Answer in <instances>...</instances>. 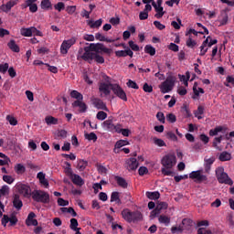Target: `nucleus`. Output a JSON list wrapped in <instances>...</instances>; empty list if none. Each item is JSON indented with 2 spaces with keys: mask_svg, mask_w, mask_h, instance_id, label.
<instances>
[{
  "mask_svg": "<svg viewBox=\"0 0 234 234\" xmlns=\"http://www.w3.org/2000/svg\"><path fill=\"white\" fill-rule=\"evenodd\" d=\"M154 144L155 145H158V147H165V142H164V140L162 139H158L156 137L154 138Z\"/></svg>",
  "mask_w": 234,
  "mask_h": 234,
  "instance_id": "50",
  "label": "nucleus"
},
{
  "mask_svg": "<svg viewBox=\"0 0 234 234\" xmlns=\"http://www.w3.org/2000/svg\"><path fill=\"white\" fill-rule=\"evenodd\" d=\"M3 180L9 185L14 184V182L16 181V179L12 177V176H3Z\"/></svg>",
  "mask_w": 234,
  "mask_h": 234,
  "instance_id": "53",
  "label": "nucleus"
},
{
  "mask_svg": "<svg viewBox=\"0 0 234 234\" xmlns=\"http://www.w3.org/2000/svg\"><path fill=\"white\" fill-rule=\"evenodd\" d=\"M161 164L166 169H173L176 165V155L173 154L165 155L161 160Z\"/></svg>",
  "mask_w": 234,
  "mask_h": 234,
  "instance_id": "5",
  "label": "nucleus"
},
{
  "mask_svg": "<svg viewBox=\"0 0 234 234\" xmlns=\"http://www.w3.org/2000/svg\"><path fill=\"white\" fill-rule=\"evenodd\" d=\"M216 178L219 184H226L227 186H232L233 180L229 178L228 173L224 171L223 166H218L215 170Z\"/></svg>",
  "mask_w": 234,
  "mask_h": 234,
  "instance_id": "2",
  "label": "nucleus"
},
{
  "mask_svg": "<svg viewBox=\"0 0 234 234\" xmlns=\"http://www.w3.org/2000/svg\"><path fill=\"white\" fill-rule=\"evenodd\" d=\"M195 114L197 120H202V114H204V106H198Z\"/></svg>",
  "mask_w": 234,
  "mask_h": 234,
  "instance_id": "44",
  "label": "nucleus"
},
{
  "mask_svg": "<svg viewBox=\"0 0 234 234\" xmlns=\"http://www.w3.org/2000/svg\"><path fill=\"white\" fill-rule=\"evenodd\" d=\"M60 211L63 213H69L71 217H78V213H76V210L72 207H60Z\"/></svg>",
  "mask_w": 234,
  "mask_h": 234,
  "instance_id": "32",
  "label": "nucleus"
},
{
  "mask_svg": "<svg viewBox=\"0 0 234 234\" xmlns=\"http://www.w3.org/2000/svg\"><path fill=\"white\" fill-rule=\"evenodd\" d=\"M33 27H22L20 29V34L24 37H32Z\"/></svg>",
  "mask_w": 234,
  "mask_h": 234,
  "instance_id": "26",
  "label": "nucleus"
},
{
  "mask_svg": "<svg viewBox=\"0 0 234 234\" xmlns=\"http://www.w3.org/2000/svg\"><path fill=\"white\" fill-rule=\"evenodd\" d=\"M66 12L69 15L72 16L76 12V5H68L66 8Z\"/></svg>",
  "mask_w": 234,
  "mask_h": 234,
  "instance_id": "63",
  "label": "nucleus"
},
{
  "mask_svg": "<svg viewBox=\"0 0 234 234\" xmlns=\"http://www.w3.org/2000/svg\"><path fill=\"white\" fill-rule=\"evenodd\" d=\"M40 6L42 10H48L52 8V3H50V0H42Z\"/></svg>",
  "mask_w": 234,
  "mask_h": 234,
  "instance_id": "37",
  "label": "nucleus"
},
{
  "mask_svg": "<svg viewBox=\"0 0 234 234\" xmlns=\"http://www.w3.org/2000/svg\"><path fill=\"white\" fill-rule=\"evenodd\" d=\"M17 3H19V0H10L5 5H2L0 6V10H2V12H5V14H8V12H10L12 8L17 5Z\"/></svg>",
  "mask_w": 234,
  "mask_h": 234,
  "instance_id": "17",
  "label": "nucleus"
},
{
  "mask_svg": "<svg viewBox=\"0 0 234 234\" xmlns=\"http://www.w3.org/2000/svg\"><path fill=\"white\" fill-rule=\"evenodd\" d=\"M103 23L101 19H99L95 22L90 21L89 25L91 28H100V26Z\"/></svg>",
  "mask_w": 234,
  "mask_h": 234,
  "instance_id": "47",
  "label": "nucleus"
},
{
  "mask_svg": "<svg viewBox=\"0 0 234 234\" xmlns=\"http://www.w3.org/2000/svg\"><path fill=\"white\" fill-rule=\"evenodd\" d=\"M26 171H27V167H25V165L21 164H17L15 166V173H16V175H23L26 173Z\"/></svg>",
  "mask_w": 234,
  "mask_h": 234,
  "instance_id": "34",
  "label": "nucleus"
},
{
  "mask_svg": "<svg viewBox=\"0 0 234 234\" xmlns=\"http://www.w3.org/2000/svg\"><path fill=\"white\" fill-rule=\"evenodd\" d=\"M218 160H220V162H229V160H231V154L228 152H222L219 154Z\"/></svg>",
  "mask_w": 234,
  "mask_h": 234,
  "instance_id": "30",
  "label": "nucleus"
},
{
  "mask_svg": "<svg viewBox=\"0 0 234 234\" xmlns=\"http://www.w3.org/2000/svg\"><path fill=\"white\" fill-rule=\"evenodd\" d=\"M95 54L96 53L92 52V48H90V46H87L84 48V53L81 56V58L84 61H89V59L92 61V59H94Z\"/></svg>",
  "mask_w": 234,
  "mask_h": 234,
  "instance_id": "13",
  "label": "nucleus"
},
{
  "mask_svg": "<svg viewBox=\"0 0 234 234\" xmlns=\"http://www.w3.org/2000/svg\"><path fill=\"white\" fill-rule=\"evenodd\" d=\"M204 162L205 173H209L211 171V165L215 164V157H205Z\"/></svg>",
  "mask_w": 234,
  "mask_h": 234,
  "instance_id": "22",
  "label": "nucleus"
},
{
  "mask_svg": "<svg viewBox=\"0 0 234 234\" xmlns=\"http://www.w3.org/2000/svg\"><path fill=\"white\" fill-rule=\"evenodd\" d=\"M152 6H154L156 12L154 17H156V19H162V17H164V15L165 14V12H164V7L156 5V2H152Z\"/></svg>",
  "mask_w": 234,
  "mask_h": 234,
  "instance_id": "20",
  "label": "nucleus"
},
{
  "mask_svg": "<svg viewBox=\"0 0 234 234\" xmlns=\"http://www.w3.org/2000/svg\"><path fill=\"white\" fill-rule=\"evenodd\" d=\"M169 169H171V168H165V166H164L161 169L162 175H164L165 176H175L176 173Z\"/></svg>",
  "mask_w": 234,
  "mask_h": 234,
  "instance_id": "39",
  "label": "nucleus"
},
{
  "mask_svg": "<svg viewBox=\"0 0 234 234\" xmlns=\"http://www.w3.org/2000/svg\"><path fill=\"white\" fill-rule=\"evenodd\" d=\"M133 54L134 53L133 52V50H131V48H127L125 50L115 51V56L117 58H127V56L133 58Z\"/></svg>",
  "mask_w": 234,
  "mask_h": 234,
  "instance_id": "19",
  "label": "nucleus"
},
{
  "mask_svg": "<svg viewBox=\"0 0 234 234\" xmlns=\"http://www.w3.org/2000/svg\"><path fill=\"white\" fill-rule=\"evenodd\" d=\"M155 207H156L159 211H162V209H167L168 205H167L166 202H159Z\"/></svg>",
  "mask_w": 234,
  "mask_h": 234,
  "instance_id": "59",
  "label": "nucleus"
},
{
  "mask_svg": "<svg viewBox=\"0 0 234 234\" xmlns=\"http://www.w3.org/2000/svg\"><path fill=\"white\" fill-rule=\"evenodd\" d=\"M8 222H10V226H16V224H17V217H16V215H11V217L4 215L2 218V226H6Z\"/></svg>",
  "mask_w": 234,
  "mask_h": 234,
  "instance_id": "16",
  "label": "nucleus"
},
{
  "mask_svg": "<svg viewBox=\"0 0 234 234\" xmlns=\"http://www.w3.org/2000/svg\"><path fill=\"white\" fill-rule=\"evenodd\" d=\"M175 77H167L166 80L159 86L162 94H167V92H171V90H173V88L175 87Z\"/></svg>",
  "mask_w": 234,
  "mask_h": 234,
  "instance_id": "4",
  "label": "nucleus"
},
{
  "mask_svg": "<svg viewBox=\"0 0 234 234\" xmlns=\"http://www.w3.org/2000/svg\"><path fill=\"white\" fill-rule=\"evenodd\" d=\"M16 189L19 195H22L24 198H30L32 197V188L30 186L23 183L16 185Z\"/></svg>",
  "mask_w": 234,
  "mask_h": 234,
  "instance_id": "7",
  "label": "nucleus"
},
{
  "mask_svg": "<svg viewBox=\"0 0 234 234\" xmlns=\"http://www.w3.org/2000/svg\"><path fill=\"white\" fill-rule=\"evenodd\" d=\"M86 140H89L90 142H96L98 140V135L94 133H85Z\"/></svg>",
  "mask_w": 234,
  "mask_h": 234,
  "instance_id": "40",
  "label": "nucleus"
},
{
  "mask_svg": "<svg viewBox=\"0 0 234 234\" xmlns=\"http://www.w3.org/2000/svg\"><path fill=\"white\" fill-rule=\"evenodd\" d=\"M122 217L126 220V222H131L136 223L144 220V215L142 212L135 210V211H131L129 208H124L122 211Z\"/></svg>",
  "mask_w": 234,
  "mask_h": 234,
  "instance_id": "1",
  "label": "nucleus"
},
{
  "mask_svg": "<svg viewBox=\"0 0 234 234\" xmlns=\"http://www.w3.org/2000/svg\"><path fill=\"white\" fill-rule=\"evenodd\" d=\"M168 49L172 50V52H178V50H180V48L175 43H170L168 46Z\"/></svg>",
  "mask_w": 234,
  "mask_h": 234,
  "instance_id": "61",
  "label": "nucleus"
},
{
  "mask_svg": "<svg viewBox=\"0 0 234 234\" xmlns=\"http://www.w3.org/2000/svg\"><path fill=\"white\" fill-rule=\"evenodd\" d=\"M96 118L97 120H101V122H103V120L107 119V112L101 111L97 112Z\"/></svg>",
  "mask_w": 234,
  "mask_h": 234,
  "instance_id": "45",
  "label": "nucleus"
},
{
  "mask_svg": "<svg viewBox=\"0 0 234 234\" xmlns=\"http://www.w3.org/2000/svg\"><path fill=\"white\" fill-rule=\"evenodd\" d=\"M139 165L138 160L134 157H131L126 161V169L128 171H136Z\"/></svg>",
  "mask_w": 234,
  "mask_h": 234,
  "instance_id": "14",
  "label": "nucleus"
},
{
  "mask_svg": "<svg viewBox=\"0 0 234 234\" xmlns=\"http://www.w3.org/2000/svg\"><path fill=\"white\" fill-rule=\"evenodd\" d=\"M127 87H129L130 89H135L136 90H138V89H140V87H138V84H136L135 81L129 80L127 82Z\"/></svg>",
  "mask_w": 234,
  "mask_h": 234,
  "instance_id": "56",
  "label": "nucleus"
},
{
  "mask_svg": "<svg viewBox=\"0 0 234 234\" xmlns=\"http://www.w3.org/2000/svg\"><path fill=\"white\" fill-rule=\"evenodd\" d=\"M36 218V213L30 212L26 219L27 226H30V222Z\"/></svg>",
  "mask_w": 234,
  "mask_h": 234,
  "instance_id": "55",
  "label": "nucleus"
},
{
  "mask_svg": "<svg viewBox=\"0 0 234 234\" xmlns=\"http://www.w3.org/2000/svg\"><path fill=\"white\" fill-rule=\"evenodd\" d=\"M124 145H129V142L125 140H119L115 144L114 153H119L118 149H122Z\"/></svg>",
  "mask_w": 234,
  "mask_h": 234,
  "instance_id": "29",
  "label": "nucleus"
},
{
  "mask_svg": "<svg viewBox=\"0 0 234 234\" xmlns=\"http://www.w3.org/2000/svg\"><path fill=\"white\" fill-rule=\"evenodd\" d=\"M156 118L160 123H165V115H164V112H158L156 113Z\"/></svg>",
  "mask_w": 234,
  "mask_h": 234,
  "instance_id": "51",
  "label": "nucleus"
},
{
  "mask_svg": "<svg viewBox=\"0 0 234 234\" xmlns=\"http://www.w3.org/2000/svg\"><path fill=\"white\" fill-rule=\"evenodd\" d=\"M146 197L150 200H158V198H160V192H146Z\"/></svg>",
  "mask_w": 234,
  "mask_h": 234,
  "instance_id": "31",
  "label": "nucleus"
},
{
  "mask_svg": "<svg viewBox=\"0 0 234 234\" xmlns=\"http://www.w3.org/2000/svg\"><path fill=\"white\" fill-rule=\"evenodd\" d=\"M182 224L185 226V228H191V226H193V220L190 218H184L182 220Z\"/></svg>",
  "mask_w": 234,
  "mask_h": 234,
  "instance_id": "57",
  "label": "nucleus"
},
{
  "mask_svg": "<svg viewBox=\"0 0 234 234\" xmlns=\"http://www.w3.org/2000/svg\"><path fill=\"white\" fill-rule=\"evenodd\" d=\"M114 180L120 187H122V189H127L129 184L127 183V180H125V178L119 176H115Z\"/></svg>",
  "mask_w": 234,
  "mask_h": 234,
  "instance_id": "23",
  "label": "nucleus"
},
{
  "mask_svg": "<svg viewBox=\"0 0 234 234\" xmlns=\"http://www.w3.org/2000/svg\"><path fill=\"white\" fill-rule=\"evenodd\" d=\"M7 47L8 48H10V50H12V52H20V48L19 46L17 44H16V40L12 39L7 43Z\"/></svg>",
  "mask_w": 234,
  "mask_h": 234,
  "instance_id": "27",
  "label": "nucleus"
},
{
  "mask_svg": "<svg viewBox=\"0 0 234 234\" xmlns=\"http://www.w3.org/2000/svg\"><path fill=\"white\" fill-rule=\"evenodd\" d=\"M90 47L92 50V52H95V54H111V52H112V49L109 48H105V45L101 44V43H91L90 44Z\"/></svg>",
  "mask_w": 234,
  "mask_h": 234,
  "instance_id": "8",
  "label": "nucleus"
},
{
  "mask_svg": "<svg viewBox=\"0 0 234 234\" xmlns=\"http://www.w3.org/2000/svg\"><path fill=\"white\" fill-rule=\"evenodd\" d=\"M166 120L170 123H175V122H176V115H175L173 113H169L166 115Z\"/></svg>",
  "mask_w": 234,
  "mask_h": 234,
  "instance_id": "60",
  "label": "nucleus"
},
{
  "mask_svg": "<svg viewBox=\"0 0 234 234\" xmlns=\"http://www.w3.org/2000/svg\"><path fill=\"white\" fill-rule=\"evenodd\" d=\"M32 198L35 202L41 204H50V195L44 190H34L32 192Z\"/></svg>",
  "mask_w": 234,
  "mask_h": 234,
  "instance_id": "3",
  "label": "nucleus"
},
{
  "mask_svg": "<svg viewBox=\"0 0 234 234\" xmlns=\"http://www.w3.org/2000/svg\"><path fill=\"white\" fill-rule=\"evenodd\" d=\"M78 226H79L78 219H76L74 218H71L70 219V225H69L70 229H72V231L76 230V229H79Z\"/></svg>",
  "mask_w": 234,
  "mask_h": 234,
  "instance_id": "46",
  "label": "nucleus"
},
{
  "mask_svg": "<svg viewBox=\"0 0 234 234\" xmlns=\"http://www.w3.org/2000/svg\"><path fill=\"white\" fill-rule=\"evenodd\" d=\"M198 83L195 82L194 86H193V92L194 95L192 96L193 100H197L198 98V96H200V94H204V89L202 88H198Z\"/></svg>",
  "mask_w": 234,
  "mask_h": 234,
  "instance_id": "25",
  "label": "nucleus"
},
{
  "mask_svg": "<svg viewBox=\"0 0 234 234\" xmlns=\"http://www.w3.org/2000/svg\"><path fill=\"white\" fill-rule=\"evenodd\" d=\"M92 105L99 111H108L107 104L103 102L101 99L99 98H92L91 99Z\"/></svg>",
  "mask_w": 234,
  "mask_h": 234,
  "instance_id": "15",
  "label": "nucleus"
},
{
  "mask_svg": "<svg viewBox=\"0 0 234 234\" xmlns=\"http://www.w3.org/2000/svg\"><path fill=\"white\" fill-rule=\"evenodd\" d=\"M111 85H114L112 83H105V82H101L99 85V91L101 92V98H103V96H109V94H111V90H112V89H111Z\"/></svg>",
  "mask_w": 234,
  "mask_h": 234,
  "instance_id": "11",
  "label": "nucleus"
},
{
  "mask_svg": "<svg viewBox=\"0 0 234 234\" xmlns=\"http://www.w3.org/2000/svg\"><path fill=\"white\" fill-rule=\"evenodd\" d=\"M70 97L76 100V101H83V95L76 90H71Z\"/></svg>",
  "mask_w": 234,
  "mask_h": 234,
  "instance_id": "28",
  "label": "nucleus"
},
{
  "mask_svg": "<svg viewBox=\"0 0 234 234\" xmlns=\"http://www.w3.org/2000/svg\"><path fill=\"white\" fill-rule=\"evenodd\" d=\"M58 205L65 207V206H69V200H65L62 197L58 198Z\"/></svg>",
  "mask_w": 234,
  "mask_h": 234,
  "instance_id": "62",
  "label": "nucleus"
},
{
  "mask_svg": "<svg viewBox=\"0 0 234 234\" xmlns=\"http://www.w3.org/2000/svg\"><path fill=\"white\" fill-rule=\"evenodd\" d=\"M9 65L8 63L0 64L1 74H6L8 72Z\"/></svg>",
  "mask_w": 234,
  "mask_h": 234,
  "instance_id": "54",
  "label": "nucleus"
},
{
  "mask_svg": "<svg viewBox=\"0 0 234 234\" xmlns=\"http://www.w3.org/2000/svg\"><path fill=\"white\" fill-rule=\"evenodd\" d=\"M222 142V135H220L219 137H215L214 141H213V147L215 149H218V151H222V149L218 146V144H221Z\"/></svg>",
  "mask_w": 234,
  "mask_h": 234,
  "instance_id": "38",
  "label": "nucleus"
},
{
  "mask_svg": "<svg viewBox=\"0 0 234 234\" xmlns=\"http://www.w3.org/2000/svg\"><path fill=\"white\" fill-rule=\"evenodd\" d=\"M73 45H76L75 37L64 40L60 46V54H62L63 56H67V54H69V50Z\"/></svg>",
  "mask_w": 234,
  "mask_h": 234,
  "instance_id": "10",
  "label": "nucleus"
},
{
  "mask_svg": "<svg viewBox=\"0 0 234 234\" xmlns=\"http://www.w3.org/2000/svg\"><path fill=\"white\" fill-rule=\"evenodd\" d=\"M6 120L7 122H9L10 125H14V126L17 125V119H16L12 115H7Z\"/></svg>",
  "mask_w": 234,
  "mask_h": 234,
  "instance_id": "52",
  "label": "nucleus"
},
{
  "mask_svg": "<svg viewBox=\"0 0 234 234\" xmlns=\"http://www.w3.org/2000/svg\"><path fill=\"white\" fill-rule=\"evenodd\" d=\"M158 221L160 224H165V226H169L171 223V218L165 216V215H161L158 218Z\"/></svg>",
  "mask_w": 234,
  "mask_h": 234,
  "instance_id": "33",
  "label": "nucleus"
},
{
  "mask_svg": "<svg viewBox=\"0 0 234 234\" xmlns=\"http://www.w3.org/2000/svg\"><path fill=\"white\" fill-rule=\"evenodd\" d=\"M102 129L109 133H120V123L114 124L112 119H108L102 122Z\"/></svg>",
  "mask_w": 234,
  "mask_h": 234,
  "instance_id": "6",
  "label": "nucleus"
},
{
  "mask_svg": "<svg viewBox=\"0 0 234 234\" xmlns=\"http://www.w3.org/2000/svg\"><path fill=\"white\" fill-rule=\"evenodd\" d=\"M120 198V192H112L111 195V202H116Z\"/></svg>",
  "mask_w": 234,
  "mask_h": 234,
  "instance_id": "64",
  "label": "nucleus"
},
{
  "mask_svg": "<svg viewBox=\"0 0 234 234\" xmlns=\"http://www.w3.org/2000/svg\"><path fill=\"white\" fill-rule=\"evenodd\" d=\"M145 54H149L150 56H154L156 54V48L151 45H146L144 47Z\"/></svg>",
  "mask_w": 234,
  "mask_h": 234,
  "instance_id": "35",
  "label": "nucleus"
},
{
  "mask_svg": "<svg viewBox=\"0 0 234 234\" xmlns=\"http://www.w3.org/2000/svg\"><path fill=\"white\" fill-rule=\"evenodd\" d=\"M118 134L122 133V136H129L131 134V130L130 129H123L122 128V124L119 126V132H117Z\"/></svg>",
  "mask_w": 234,
  "mask_h": 234,
  "instance_id": "43",
  "label": "nucleus"
},
{
  "mask_svg": "<svg viewBox=\"0 0 234 234\" xmlns=\"http://www.w3.org/2000/svg\"><path fill=\"white\" fill-rule=\"evenodd\" d=\"M13 206L17 209V211L21 210V207H23V201L21 200V197H19V194H15L13 197Z\"/></svg>",
  "mask_w": 234,
  "mask_h": 234,
  "instance_id": "21",
  "label": "nucleus"
},
{
  "mask_svg": "<svg viewBox=\"0 0 234 234\" xmlns=\"http://www.w3.org/2000/svg\"><path fill=\"white\" fill-rule=\"evenodd\" d=\"M166 138H168V140H172V142H178V137H176V134L173 132H167Z\"/></svg>",
  "mask_w": 234,
  "mask_h": 234,
  "instance_id": "49",
  "label": "nucleus"
},
{
  "mask_svg": "<svg viewBox=\"0 0 234 234\" xmlns=\"http://www.w3.org/2000/svg\"><path fill=\"white\" fill-rule=\"evenodd\" d=\"M87 165H89V162L85 160H80L78 164V169L80 171H85V169L87 168Z\"/></svg>",
  "mask_w": 234,
  "mask_h": 234,
  "instance_id": "41",
  "label": "nucleus"
},
{
  "mask_svg": "<svg viewBox=\"0 0 234 234\" xmlns=\"http://www.w3.org/2000/svg\"><path fill=\"white\" fill-rule=\"evenodd\" d=\"M55 10L58 12H61V10H65V3L58 2L57 5H54Z\"/></svg>",
  "mask_w": 234,
  "mask_h": 234,
  "instance_id": "58",
  "label": "nucleus"
},
{
  "mask_svg": "<svg viewBox=\"0 0 234 234\" xmlns=\"http://www.w3.org/2000/svg\"><path fill=\"white\" fill-rule=\"evenodd\" d=\"M70 178L71 182L75 184V186H81L85 185V181L83 180V178H81V176H80V175L74 174Z\"/></svg>",
  "mask_w": 234,
  "mask_h": 234,
  "instance_id": "24",
  "label": "nucleus"
},
{
  "mask_svg": "<svg viewBox=\"0 0 234 234\" xmlns=\"http://www.w3.org/2000/svg\"><path fill=\"white\" fill-rule=\"evenodd\" d=\"M222 126H218L215 129H211L209 131V136H217V134H218V133H222Z\"/></svg>",
  "mask_w": 234,
  "mask_h": 234,
  "instance_id": "42",
  "label": "nucleus"
},
{
  "mask_svg": "<svg viewBox=\"0 0 234 234\" xmlns=\"http://www.w3.org/2000/svg\"><path fill=\"white\" fill-rule=\"evenodd\" d=\"M71 105L73 108L79 107V112H87L89 109V106H87V103L83 102V101H75Z\"/></svg>",
  "mask_w": 234,
  "mask_h": 234,
  "instance_id": "18",
  "label": "nucleus"
},
{
  "mask_svg": "<svg viewBox=\"0 0 234 234\" xmlns=\"http://www.w3.org/2000/svg\"><path fill=\"white\" fill-rule=\"evenodd\" d=\"M45 122L48 125H58V118L53 116H47Z\"/></svg>",
  "mask_w": 234,
  "mask_h": 234,
  "instance_id": "36",
  "label": "nucleus"
},
{
  "mask_svg": "<svg viewBox=\"0 0 234 234\" xmlns=\"http://www.w3.org/2000/svg\"><path fill=\"white\" fill-rule=\"evenodd\" d=\"M93 59H95L96 63H100L101 65H102V63H105V58L98 53H95Z\"/></svg>",
  "mask_w": 234,
  "mask_h": 234,
  "instance_id": "48",
  "label": "nucleus"
},
{
  "mask_svg": "<svg viewBox=\"0 0 234 234\" xmlns=\"http://www.w3.org/2000/svg\"><path fill=\"white\" fill-rule=\"evenodd\" d=\"M189 178L192 180H197V182H206L207 180V176L202 175V170L193 171L189 175Z\"/></svg>",
  "mask_w": 234,
  "mask_h": 234,
  "instance_id": "12",
  "label": "nucleus"
},
{
  "mask_svg": "<svg viewBox=\"0 0 234 234\" xmlns=\"http://www.w3.org/2000/svg\"><path fill=\"white\" fill-rule=\"evenodd\" d=\"M111 89L117 98H120L122 101H127V93L119 84L111 85Z\"/></svg>",
  "mask_w": 234,
  "mask_h": 234,
  "instance_id": "9",
  "label": "nucleus"
}]
</instances>
